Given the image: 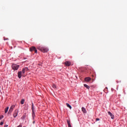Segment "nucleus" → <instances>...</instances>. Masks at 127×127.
<instances>
[{
  "instance_id": "obj_1",
  "label": "nucleus",
  "mask_w": 127,
  "mask_h": 127,
  "mask_svg": "<svg viewBox=\"0 0 127 127\" xmlns=\"http://www.w3.org/2000/svg\"><path fill=\"white\" fill-rule=\"evenodd\" d=\"M37 49L40 50L41 51H42V52H43L44 53H45V52H47V51H48V49L42 47V46L38 47Z\"/></svg>"
},
{
  "instance_id": "obj_2",
  "label": "nucleus",
  "mask_w": 127,
  "mask_h": 127,
  "mask_svg": "<svg viewBox=\"0 0 127 127\" xmlns=\"http://www.w3.org/2000/svg\"><path fill=\"white\" fill-rule=\"evenodd\" d=\"M12 69L14 70V71H16L18 70V68H19V65L13 64L11 65Z\"/></svg>"
},
{
  "instance_id": "obj_3",
  "label": "nucleus",
  "mask_w": 127,
  "mask_h": 127,
  "mask_svg": "<svg viewBox=\"0 0 127 127\" xmlns=\"http://www.w3.org/2000/svg\"><path fill=\"white\" fill-rule=\"evenodd\" d=\"M14 108H15V105H12L9 109L8 114H11V113H12V111H13V109H14Z\"/></svg>"
},
{
  "instance_id": "obj_4",
  "label": "nucleus",
  "mask_w": 127,
  "mask_h": 127,
  "mask_svg": "<svg viewBox=\"0 0 127 127\" xmlns=\"http://www.w3.org/2000/svg\"><path fill=\"white\" fill-rule=\"evenodd\" d=\"M18 115V109H16L14 111V113L13 114V118H16Z\"/></svg>"
},
{
  "instance_id": "obj_5",
  "label": "nucleus",
  "mask_w": 127,
  "mask_h": 127,
  "mask_svg": "<svg viewBox=\"0 0 127 127\" xmlns=\"http://www.w3.org/2000/svg\"><path fill=\"white\" fill-rule=\"evenodd\" d=\"M29 50L31 52L35 51V53H37V50H36V48H35V47L33 46L30 48Z\"/></svg>"
},
{
  "instance_id": "obj_6",
  "label": "nucleus",
  "mask_w": 127,
  "mask_h": 127,
  "mask_svg": "<svg viewBox=\"0 0 127 127\" xmlns=\"http://www.w3.org/2000/svg\"><path fill=\"white\" fill-rule=\"evenodd\" d=\"M108 114L110 116V117H111V119L112 120H114V119L115 118V116H114V115H113V114H112V113H111V112L110 111L108 112Z\"/></svg>"
},
{
  "instance_id": "obj_7",
  "label": "nucleus",
  "mask_w": 127,
  "mask_h": 127,
  "mask_svg": "<svg viewBox=\"0 0 127 127\" xmlns=\"http://www.w3.org/2000/svg\"><path fill=\"white\" fill-rule=\"evenodd\" d=\"M84 80H85V82H90V81H91V80H92V78H91V77H85L84 78Z\"/></svg>"
},
{
  "instance_id": "obj_8",
  "label": "nucleus",
  "mask_w": 127,
  "mask_h": 127,
  "mask_svg": "<svg viewBox=\"0 0 127 127\" xmlns=\"http://www.w3.org/2000/svg\"><path fill=\"white\" fill-rule=\"evenodd\" d=\"M65 65H66V66H70L71 65V62H69V61H66L64 63Z\"/></svg>"
},
{
  "instance_id": "obj_9",
  "label": "nucleus",
  "mask_w": 127,
  "mask_h": 127,
  "mask_svg": "<svg viewBox=\"0 0 127 127\" xmlns=\"http://www.w3.org/2000/svg\"><path fill=\"white\" fill-rule=\"evenodd\" d=\"M22 74V71H19L18 72V77L19 79H20V78H21Z\"/></svg>"
},
{
  "instance_id": "obj_10",
  "label": "nucleus",
  "mask_w": 127,
  "mask_h": 127,
  "mask_svg": "<svg viewBox=\"0 0 127 127\" xmlns=\"http://www.w3.org/2000/svg\"><path fill=\"white\" fill-rule=\"evenodd\" d=\"M81 110L84 114H87V111L85 108L82 107Z\"/></svg>"
},
{
  "instance_id": "obj_11",
  "label": "nucleus",
  "mask_w": 127,
  "mask_h": 127,
  "mask_svg": "<svg viewBox=\"0 0 127 127\" xmlns=\"http://www.w3.org/2000/svg\"><path fill=\"white\" fill-rule=\"evenodd\" d=\"M67 123L68 127H72V126H71V122H70V121L67 120Z\"/></svg>"
},
{
  "instance_id": "obj_12",
  "label": "nucleus",
  "mask_w": 127,
  "mask_h": 127,
  "mask_svg": "<svg viewBox=\"0 0 127 127\" xmlns=\"http://www.w3.org/2000/svg\"><path fill=\"white\" fill-rule=\"evenodd\" d=\"M32 118H33V120H34V118H35V113L34 112V111H32Z\"/></svg>"
},
{
  "instance_id": "obj_13",
  "label": "nucleus",
  "mask_w": 127,
  "mask_h": 127,
  "mask_svg": "<svg viewBox=\"0 0 127 127\" xmlns=\"http://www.w3.org/2000/svg\"><path fill=\"white\" fill-rule=\"evenodd\" d=\"M66 107H67V108H69L70 110L72 109V107H71V105H69V103H66Z\"/></svg>"
},
{
  "instance_id": "obj_14",
  "label": "nucleus",
  "mask_w": 127,
  "mask_h": 127,
  "mask_svg": "<svg viewBox=\"0 0 127 127\" xmlns=\"http://www.w3.org/2000/svg\"><path fill=\"white\" fill-rule=\"evenodd\" d=\"M8 107H7L5 109V111H4V113L5 114H6V113H7V112L8 111Z\"/></svg>"
},
{
  "instance_id": "obj_15",
  "label": "nucleus",
  "mask_w": 127,
  "mask_h": 127,
  "mask_svg": "<svg viewBox=\"0 0 127 127\" xmlns=\"http://www.w3.org/2000/svg\"><path fill=\"white\" fill-rule=\"evenodd\" d=\"M32 112H34V105H33V103L32 104Z\"/></svg>"
},
{
  "instance_id": "obj_16",
  "label": "nucleus",
  "mask_w": 127,
  "mask_h": 127,
  "mask_svg": "<svg viewBox=\"0 0 127 127\" xmlns=\"http://www.w3.org/2000/svg\"><path fill=\"white\" fill-rule=\"evenodd\" d=\"M84 86L85 87V88H87V89H90V86H89V85L87 84H84Z\"/></svg>"
},
{
  "instance_id": "obj_17",
  "label": "nucleus",
  "mask_w": 127,
  "mask_h": 127,
  "mask_svg": "<svg viewBox=\"0 0 127 127\" xmlns=\"http://www.w3.org/2000/svg\"><path fill=\"white\" fill-rule=\"evenodd\" d=\"M24 99H22L21 102H20V103L21 105H23V104H24Z\"/></svg>"
},
{
  "instance_id": "obj_18",
  "label": "nucleus",
  "mask_w": 127,
  "mask_h": 127,
  "mask_svg": "<svg viewBox=\"0 0 127 127\" xmlns=\"http://www.w3.org/2000/svg\"><path fill=\"white\" fill-rule=\"evenodd\" d=\"M25 72H26L25 69H24V68H23V69L22 70V74H24V73H25Z\"/></svg>"
},
{
  "instance_id": "obj_19",
  "label": "nucleus",
  "mask_w": 127,
  "mask_h": 127,
  "mask_svg": "<svg viewBox=\"0 0 127 127\" xmlns=\"http://www.w3.org/2000/svg\"><path fill=\"white\" fill-rule=\"evenodd\" d=\"M52 87H53V88H54V89H56V85L55 84H53V85H52Z\"/></svg>"
},
{
  "instance_id": "obj_20",
  "label": "nucleus",
  "mask_w": 127,
  "mask_h": 127,
  "mask_svg": "<svg viewBox=\"0 0 127 127\" xmlns=\"http://www.w3.org/2000/svg\"><path fill=\"white\" fill-rule=\"evenodd\" d=\"M24 70H26V72H27V71H28V67H25L24 68Z\"/></svg>"
},
{
  "instance_id": "obj_21",
  "label": "nucleus",
  "mask_w": 127,
  "mask_h": 127,
  "mask_svg": "<svg viewBox=\"0 0 127 127\" xmlns=\"http://www.w3.org/2000/svg\"><path fill=\"white\" fill-rule=\"evenodd\" d=\"M2 119H3V116L2 115H1L0 117V120H2Z\"/></svg>"
},
{
  "instance_id": "obj_22",
  "label": "nucleus",
  "mask_w": 127,
  "mask_h": 127,
  "mask_svg": "<svg viewBox=\"0 0 127 127\" xmlns=\"http://www.w3.org/2000/svg\"><path fill=\"white\" fill-rule=\"evenodd\" d=\"M98 121H100V119H99V118H96V122H98Z\"/></svg>"
},
{
  "instance_id": "obj_23",
  "label": "nucleus",
  "mask_w": 127,
  "mask_h": 127,
  "mask_svg": "<svg viewBox=\"0 0 127 127\" xmlns=\"http://www.w3.org/2000/svg\"><path fill=\"white\" fill-rule=\"evenodd\" d=\"M2 125H3V122H0V125L2 126Z\"/></svg>"
},
{
  "instance_id": "obj_24",
  "label": "nucleus",
  "mask_w": 127,
  "mask_h": 127,
  "mask_svg": "<svg viewBox=\"0 0 127 127\" xmlns=\"http://www.w3.org/2000/svg\"><path fill=\"white\" fill-rule=\"evenodd\" d=\"M25 118V116H23L21 118L23 119H23H24Z\"/></svg>"
},
{
  "instance_id": "obj_25",
  "label": "nucleus",
  "mask_w": 127,
  "mask_h": 127,
  "mask_svg": "<svg viewBox=\"0 0 127 127\" xmlns=\"http://www.w3.org/2000/svg\"><path fill=\"white\" fill-rule=\"evenodd\" d=\"M8 127V125H5V126H4V127Z\"/></svg>"
},
{
  "instance_id": "obj_26",
  "label": "nucleus",
  "mask_w": 127,
  "mask_h": 127,
  "mask_svg": "<svg viewBox=\"0 0 127 127\" xmlns=\"http://www.w3.org/2000/svg\"><path fill=\"white\" fill-rule=\"evenodd\" d=\"M34 123H35V122L34 121V122H33V124H34Z\"/></svg>"
}]
</instances>
